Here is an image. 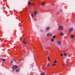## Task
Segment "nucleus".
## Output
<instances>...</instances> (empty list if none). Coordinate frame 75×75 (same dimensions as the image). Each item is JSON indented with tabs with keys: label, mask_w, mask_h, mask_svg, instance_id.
<instances>
[{
	"label": "nucleus",
	"mask_w": 75,
	"mask_h": 75,
	"mask_svg": "<svg viewBox=\"0 0 75 75\" xmlns=\"http://www.w3.org/2000/svg\"><path fill=\"white\" fill-rule=\"evenodd\" d=\"M41 31H42V30H41Z\"/></svg>",
	"instance_id": "2f4dec72"
},
{
	"label": "nucleus",
	"mask_w": 75,
	"mask_h": 75,
	"mask_svg": "<svg viewBox=\"0 0 75 75\" xmlns=\"http://www.w3.org/2000/svg\"><path fill=\"white\" fill-rule=\"evenodd\" d=\"M68 64H69V63H68L67 64H66V65H68Z\"/></svg>",
	"instance_id": "cd10ccee"
},
{
	"label": "nucleus",
	"mask_w": 75,
	"mask_h": 75,
	"mask_svg": "<svg viewBox=\"0 0 75 75\" xmlns=\"http://www.w3.org/2000/svg\"><path fill=\"white\" fill-rule=\"evenodd\" d=\"M28 4H29V6H30V4H31V3L30 2H29Z\"/></svg>",
	"instance_id": "393cba45"
},
{
	"label": "nucleus",
	"mask_w": 75,
	"mask_h": 75,
	"mask_svg": "<svg viewBox=\"0 0 75 75\" xmlns=\"http://www.w3.org/2000/svg\"><path fill=\"white\" fill-rule=\"evenodd\" d=\"M31 16L32 17H33V18H34V15H33V14H32L31 15Z\"/></svg>",
	"instance_id": "4be33fe9"
},
{
	"label": "nucleus",
	"mask_w": 75,
	"mask_h": 75,
	"mask_svg": "<svg viewBox=\"0 0 75 75\" xmlns=\"http://www.w3.org/2000/svg\"><path fill=\"white\" fill-rule=\"evenodd\" d=\"M0 62H1V61H0Z\"/></svg>",
	"instance_id": "473e14b6"
},
{
	"label": "nucleus",
	"mask_w": 75,
	"mask_h": 75,
	"mask_svg": "<svg viewBox=\"0 0 75 75\" xmlns=\"http://www.w3.org/2000/svg\"><path fill=\"white\" fill-rule=\"evenodd\" d=\"M64 29V27L62 26H60L58 28V30H62Z\"/></svg>",
	"instance_id": "f257e3e1"
},
{
	"label": "nucleus",
	"mask_w": 75,
	"mask_h": 75,
	"mask_svg": "<svg viewBox=\"0 0 75 75\" xmlns=\"http://www.w3.org/2000/svg\"><path fill=\"white\" fill-rule=\"evenodd\" d=\"M62 65H63V66H64V64H62Z\"/></svg>",
	"instance_id": "c756f323"
},
{
	"label": "nucleus",
	"mask_w": 75,
	"mask_h": 75,
	"mask_svg": "<svg viewBox=\"0 0 75 75\" xmlns=\"http://www.w3.org/2000/svg\"><path fill=\"white\" fill-rule=\"evenodd\" d=\"M47 59H48L49 61H50V58H49V57H47Z\"/></svg>",
	"instance_id": "a211bd4d"
},
{
	"label": "nucleus",
	"mask_w": 75,
	"mask_h": 75,
	"mask_svg": "<svg viewBox=\"0 0 75 75\" xmlns=\"http://www.w3.org/2000/svg\"><path fill=\"white\" fill-rule=\"evenodd\" d=\"M23 42L25 44H27V42H26V41H25V40H24L23 41Z\"/></svg>",
	"instance_id": "6e6552de"
},
{
	"label": "nucleus",
	"mask_w": 75,
	"mask_h": 75,
	"mask_svg": "<svg viewBox=\"0 0 75 75\" xmlns=\"http://www.w3.org/2000/svg\"><path fill=\"white\" fill-rule=\"evenodd\" d=\"M54 39H53V38H52V39L51 41H54Z\"/></svg>",
	"instance_id": "a878e982"
},
{
	"label": "nucleus",
	"mask_w": 75,
	"mask_h": 75,
	"mask_svg": "<svg viewBox=\"0 0 75 75\" xmlns=\"http://www.w3.org/2000/svg\"><path fill=\"white\" fill-rule=\"evenodd\" d=\"M74 37V35H71V38H72V39H73Z\"/></svg>",
	"instance_id": "0eeeda50"
},
{
	"label": "nucleus",
	"mask_w": 75,
	"mask_h": 75,
	"mask_svg": "<svg viewBox=\"0 0 75 75\" xmlns=\"http://www.w3.org/2000/svg\"><path fill=\"white\" fill-rule=\"evenodd\" d=\"M13 67L14 68H15V69H17V66H14Z\"/></svg>",
	"instance_id": "9b49d317"
},
{
	"label": "nucleus",
	"mask_w": 75,
	"mask_h": 75,
	"mask_svg": "<svg viewBox=\"0 0 75 75\" xmlns=\"http://www.w3.org/2000/svg\"><path fill=\"white\" fill-rule=\"evenodd\" d=\"M51 51H49V53L48 54V55H51Z\"/></svg>",
	"instance_id": "9d476101"
},
{
	"label": "nucleus",
	"mask_w": 75,
	"mask_h": 75,
	"mask_svg": "<svg viewBox=\"0 0 75 75\" xmlns=\"http://www.w3.org/2000/svg\"><path fill=\"white\" fill-rule=\"evenodd\" d=\"M16 72H19V69H17L16 70Z\"/></svg>",
	"instance_id": "dca6fc26"
},
{
	"label": "nucleus",
	"mask_w": 75,
	"mask_h": 75,
	"mask_svg": "<svg viewBox=\"0 0 75 75\" xmlns=\"http://www.w3.org/2000/svg\"><path fill=\"white\" fill-rule=\"evenodd\" d=\"M57 43L59 45H61V41L58 40L57 41Z\"/></svg>",
	"instance_id": "f03ea898"
},
{
	"label": "nucleus",
	"mask_w": 75,
	"mask_h": 75,
	"mask_svg": "<svg viewBox=\"0 0 75 75\" xmlns=\"http://www.w3.org/2000/svg\"><path fill=\"white\" fill-rule=\"evenodd\" d=\"M70 32H72L73 30H74V28H71L70 29Z\"/></svg>",
	"instance_id": "423d86ee"
},
{
	"label": "nucleus",
	"mask_w": 75,
	"mask_h": 75,
	"mask_svg": "<svg viewBox=\"0 0 75 75\" xmlns=\"http://www.w3.org/2000/svg\"><path fill=\"white\" fill-rule=\"evenodd\" d=\"M12 68L13 69V70H12V72H14V69L13 67H12Z\"/></svg>",
	"instance_id": "6ab92c4d"
},
{
	"label": "nucleus",
	"mask_w": 75,
	"mask_h": 75,
	"mask_svg": "<svg viewBox=\"0 0 75 75\" xmlns=\"http://www.w3.org/2000/svg\"><path fill=\"white\" fill-rule=\"evenodd\" d=\"M60 35L62 36V35H64V33H60Z\"/></svg>",
	"instance_id": "1a4fd4ad"
},
{
	"label": "nucleus",
	"mask_w": 75,
	"mask_h": 75,
	"mask_svg": "<svg viewBox=\"0 0 75 75\" xmlns=\"http://www.w3.org/2000/svg\"><path fill=\"white\" fill-rule=\"evenodd\" d=\"M64 56H66L67 55V54L66 53H65L64 54Z\"/></svg>",
	"instance_id": "412c9836"
},
{
	"label": "nucleus",
	"mask_w": 75,
	"mask_h": 75,
	"mask_svg": "<svg viewBox=\"0 0 75 75\" xmlns=\"http://www.w3.org/2000/svg\"><path fill=\"white\" fill-rule=\"evenodd\" d=\"M50 67V64H49L47 66V67Z\"/></svg>",
	"instance_id": "bb28decb"
},
{
	"label": "nucleus",
	"mask_w": 75,
	"mask_h": 75,
	"mask_svg": "<svg viewBox=\"0 0 75 75\" xmlns=\"http://www.w3.org/2000/svg\"><path fill=\"white\" fill-rule=\"evenodd\" d=\"M60 12H62V10H60Z\"/></svg>",
	"instance_id": "c85d7f7f"
},
{
	"label": "nucleus",
	"mask_w": 75,
	"mask_h": 75,
	"mask_svg": "<svg viewBox=\"0 0 75 75\" xmlns=\"http://www.w3.org/2000/svg\"><path fill=\"white\" fill-rule=\"evenodd\" d=\"M56 37V36H55V35L53 36L52 37L53 38H55Z\"/></svg>",
	"instance_id": "f3484780"
},
{
	"label": "nucleus",
	"mask_w": 75,
	"mask_h": 75,
	"mask_svg": "<svg viewBox=\"0 0 75 75\" xmlns=\"http://www.w3.org/2000/svg\"><path fill=\"white\" fill-rule=\"evenodd\" d=\"M40 75H45L44 73H42L40 74Z\"/></svg>",
	"instance_id": "4468645a"
},
{
	"label": "nucleus",
	"mask_w": 75,
	"mask_h": 75,
	"mask_svg": "<svg viewBox=\"0 0 75 75\" xmlns=\"http://www.w3.org/2000/svg\"><path fill=\"white\" fill-rule=\"evenodd\" d=\"M56 65V64H53V67H54L55 66V65Z\"/></svg>",
	"instance_id": "b1692460"
},
{
	"label": "nucleus",
	"mask_w": 75,
	"mask_h": 75,
	"mask_svg": "<svg viewBox=\"0 0 75 75\" xmlns=\"http://www.w3.org/2000/svg\"><path fill=\"white\" fill-rule=\"evenodd\" d=\"M45 4V3L43 2V3H42L41 4V5H43V4Z\"/></svg>",
	"instance_id": "aec40b11"
},
{
	"label": "nucleus",
	"mask_w": 75,
	"mask_h": 75,
	"mask_svg": "<svg viewBox=\"0 0 75 75\" xmlns=\"http://www.w3.org/2000/svg\"><path fill=\"white\" fill-rule=\"evenodd\" d=\"M46 30H50V27H47L46 28Z\"/></svg>",
	"instance_id": "f8f14e48"
},
{
	"label": "nucleus",
	"mask_w": 75,
	"mask_h": 75,
	"mask_svg": "<svg viewBox=\"0 0 75 75\" xmlns=\"http://www.w3.org/2000/svg\"><path fill=\"white\" fill-rule=\"evenodd\" d=\"M34 14L35 15V16H37V13H38V11H35L34 12Z\"/></svg>",
	"instance_id": "39448f33"
},
{
	"label": "nucleus",
	"mask_w": 75,
	"mask_h": 75,
	"mask_svg": "<svg viewBox=\"0 0 75 75\" xmlns=\"http://www.w3.org/2000/svg\"><path fill=\"white\" fill-rule=\"evenodd\" d=\"M61 57H62L63 56V54H60Z\"/></svg>",
	"instance_id": "5701e85b"
},
{
	"label": "nucleus",
	"mask_w": 75,
	"mask_h": 75,
	"mask_svg": "<svg viewBox=\"0 0 75 75\" xmlns=\"http://www.w3.org/2000/svg\"><path fill=\"white\" fill-rule=\"evenodd\" d=\"M13 62H16V60L14 59H13L11 62V64H13Z\"/></svg>",
	"instance_id": "7ed1b4c3"
},
{
	"label": "nucleus",
	"mask_w": 75,
	"mask_h": 75,
	"mask_svg": "<svg viewBox=\"0 0 75 75\" xmlns=\"http://www.w3.org/2000/svg\"><path fill=\"white\" fill-rule=\"evenodd\" d=\"M51 35H52V34L51 33H48L47 34V36L48 37H50V36H51Z\"/></svg>",
	"instance_id": "20e7f679"
},
{
	"label": "nucleus",
	"mask_w": 75,
	"mask_h": 75,
	"mask_svg": "<svg viewBox=\"0 0 75 75\" xmlns=\"http://www.w3.org/2000/svg\"><path fill=\"white\" fill-rule=\"evenodd\" d=\"M54 64H57V60H55L54 62Z\"/></svg>",
	"instance_id": "ddd939ff"
},
{
	"label": "nucleus",
	"mask_w": 75,
	"mask_h": 75,
	"mask_svg": "<svg viewBox=\"0 0 75 75\" xmlns=\"http://www.w3.org/2000/svg\"><path fill=\"white\" fill-rule=\"evenodd\" d=\"M34 20H35V21H36V19H34Z\"/></svg>",
	"instance_id": "7c9ffc66"
},
{
	"label": "nucleus",
	"mask_w": 75,
	"mask_h": 75,
	"mask_svg": "<svg viewBox=\"0 0 75 75\" xmlns=\"http://www.w3.org/2000/svg\"><path fill=\"white\" fill-rule=\"evenodd\" d=\"M1 60H2V61H6V59H1Z\"/></svg>",
	"instance_id": "2eb2a0df"
}]
</instances>
